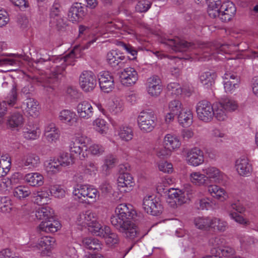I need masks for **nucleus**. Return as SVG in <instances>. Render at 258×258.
Wrapping results in <instances>:
<instances>
[{
  "mask_svg": "<svg viewBox=\"0 0 258 258\" xmlns=\"http://www.w3.org/2000/svg\"><path fill=\"white\" fill-rule=\"evenodd\" d=\"M140 130L145 133L152 131L156 125V117L152 111H143L138 117Z\"/></svg>",
  "mask_w": 258,
  "mask_h": 258,
  "instance_id": "8",
  "label": "nucleus"
},
{
  "mask_svg": "<svg viewBox=\"0 0 258 258\" xmlns=\"http://www.w3.org/2000/svg\"><path fill=\"white\" fill-rule=\"evenodd\" d=\"M117 161V158L115 156L112 154L107 155L104 159L103 169L105 171L111 169L115 166Z\"/></svg>",
  "mask_w": 258,
  "mask_h": 258,
  "instance_id": "58",
  "label": "nucleus"
},
{
  "mask_svg": "<svg viewBox=\"0 0 258 258\" xmlns=\"http://www.w3.org/2000/svg\"><path fill=\"white\" fill-rule=\"evenodd\" d=\"M86 15L85 9L80 3H76L70 8L68 18L73 23L81 22Z\"/></svg>",
  "mask_w": 258,
  "mask_h": 258,
  "instance_id": "23",
  "label": "nucleus"
},
{
  "mask_svg": "<svg viewBox=\"0 0 258 258\" xmlns=\"http://www.w3.org/2000/svg\"><path fill=\"white\" fill-rule=\"evenodd\" d=\"M216 78V74L211 71L203 72L199 75L200 83L206 89H210L215 84Z\"/></svg>",
  "mask_w": 258,
  "mask_h": 258,
  "instance_id": "33",
  "label": "nucleus"
},
{
  "mask_svg": "<svg viewBox=\"0 0 258 258\" xmlns=\"http://www.w3.org/2000/svg\"><path fill=\"white\" fill-rule=\"evenodd\" d=\"M23 163L25 166L35 168L40 163V159L38 156L33 153L28 154L23 159Z\"/></svg>",
  "mask_w": 258,
  "mask_h": 258,
  "instance_id": "51",
  "label": "nucleus"
},
{
  "mask_svg": "<svg viewBox=\"0 0 258 258\" xmlns=\"http://www.w3.org/2000/svg\"><path fill=\"white\" fill-rule=\"evenodd\" d=\"M209 245L212 247V254H219V250L226 244V240L222 236H216L211 238L209 241Z\"/></svg>",
  "mask_w": 258,
  "mask_h": 258,
  "instance_id": "41",
  "label": "nucleus"
},
{
  "mask_svg": "<svg viewBox=\"0 0 258 258\" xmlns=\"http://www.w3.org/2000/svg\"><path fill=\"white\" fill-rule=\"evenodd\" d=\"M146 89L150 96L153 97L159 96L162 91L160 79L156 76L148 78L146 83Z\"/></svg>",
  "mask_w": 258,
  "mask_h": 258,
  "instance_id": "24",
  "label": "nucleus"
},
{
  "mask_svg": "<svg viewBox=\"0 0 258 258\" xmlns=\"http://www.w3.org/2000/svg\"><path fill=\"white\" fill-rule=\"evenodd\" d=\"M24 122L22 114L18 113L12 114L8 119L7 123L12 128L18 130L21 127Z\"/></svg>",
  "mask_w": 258,
  "mask_h": 258,
  "instance_id": "47",
  "label": "nucleus"
},
{
  "mask_svg": "<svg viewBox=\"0 0 258 258\" xmlns=\"http://www.w3.org/2000/svg\"><path fill=\"white\" fill-rule=\"evenodd\" d=\"M136 212L132 206L126 204L118 205L115 214L111 217V223L122 235L130 239H134L140 234V231L132 220Z\"/></svg>",
  "mask_w": 258,
  "mask_h": 258,
  "instance_id": "1",
  "label": "nucleus"
},
{
  "mask_svg": "<svg viewBox=\"0 0 258 258\" xmlns=\"http://www.w3.org/2000/svg\"><path fill=\"white\" fill-rule=\"evenodd\" d=\"M13 58L4 57L0 59V67L5 66H14L16 64L19 65L20 61L19 58H23L24 60H27V57H25L22 54H12Z\"/></svg>",
  "mask_w": 258,
  "mask_h": 258,
  "instance_id": "49",
  "label": "nucleus"
},
{
  "mask_svg": "<svg viewBox=\"0 0 258 258\" xmlns=\"http://www.w3.org/2000/svg\"><path fill=\"white\" fill-rule=\"evenodd\" d=\"M23 179L26 183L33 187L41 186L44 182L43 175L37 172L26 174L23 177Z\"/></svg>",
  "mask_w": 258,
  "mask_h": 258,
  "instance_id": "29",
  "label": "nucleus"
},
{
  "mask_svg": "<svg viewBox=\"0 0 258 258\" xmlns=\"http://www.w3.org/2000/svg\"><path fill=\"white\" fill-rule=\"evenodd\" d=\"M118 135L121 140L128 142L133 139L134 134L131 127L124 125L119 128L118 131Z\"/></svg>",
  "mask_w": 258,
  "mask_h": 258,
  "instance_id": "53",
  "label": "nucleus"
},
{
  "mask_svg": "<svg viewBox=\"0 0 258 258\" xmlns=\"http://www.w3.org/2000/svg\"><path fill=\"white\" fill-rule=\"evenodd\" d=\"M79 84L84 91H92L97 85L95 74L91 71H84L80 76Z\"/></svg>",
  "mask_w": 258,
  "mask_h": 258,
  "instance_id": "14",
  "label": "nucleus"
},
{
  "mask_svg": "<svg viewBox=\"0 0 258 258\" xmlns=\"http://www.w3.org/2000/svg\"><path fill=\"white\" fill-rule=\"evenodd\" d=\"M22 177V176L20 173H15L12 176L10 179L9 178L3 179L0 183L2 192L6 194L11 188V183H18Z\"/></svg>",
  "mask_w": 258,
  "mask_h": 258,
  "instance_id": "39",
  "label": "nucleus"
},
{
  "mask_svg": "<svg viewBox=\"0 0 258 258\" xmlns=\"http://www.w3.org/2000/svg\"><path fill=\"white\" fill-rule=\"evenodd\" d=\"M213 116L219 121H225L228 118V112L219 102L214 104Z\"/></svg>",
  "mask_w": 258,
  "mask_h": 258,
  "instance_id": "40",
  "label": "nucleus"
},
{
  "mask_svg": "<svg viewBox=\"0 0 258 258\" xmlns=\"http://www.w3.org/2000/svg\"><path fill=\"white\" fill-rule=\"evenodd\" d=\"M211 103L206 100L199 102L196 105V112L198 118L205 122L210 121L213 117V109Z\"/></svg>",
  "mask_w": 258,
  "mask_h": 258,
  "instance_id": "12",
  "label": "nucleus"
},
{
  "mask_svg": "<svg viewBox=\"0 0 258 258\" xmlns=\"http://www.w3.org/2000/svg\"><path fill=\"white\" fill-rule=\"evenodd\" d=\"M208 181H212L215 183H221L225 179L226 175L219 168L214 166H208L202 169Z\"/></svg>",
  "mask_w": 258,
  "mask_h": 258,
  "instance_id": "15",
  "label": "nucleus"
},
{
  "mask_svg": "<svg viewBox=\"0 0 258 258\" xmlns=\"http://www.w3.org/2000/svg\"><path fill=\"white\" fill-rule=\"evenodd\" d=\"M185 161L190 166L194 167L199 166L205 161L204 152L198 147L192 148L186 152Z\"/></svg>",
  "mask_w": 258,
  "mask_h": 258,
  "instance_id": "11",
  "label": "nucleus"
},
{
  "mask_svg": "<svg viewBox=\"0 0 258 258\" xmlns=\"http://www.w3.org/2000/svg\"><path fill=\"white\" fill-rule=\"evenodd\" d=\"M40 134V131L37 127H33L31 128H26L23 131L24 138L28 140H36Z\"/></svg>",
  "mask_w": 258,
  "mask_h": 258,
  "instance_id": "57",
  "label": "nucleus"
},
{
  "mask_svg": "<svg viewBox=\"0 0 258 258\" xmlns=\"http://www.w3.org/2000/svg\"><path fill=\"white\" fill-rule=\"evenodd\" d=\"M56 244V240L54 238L45 236L40 238L37 243L32 244L31 246L34 250L38 249L44 253H47L53 249Z\"/></svg>",
  "mask_w": 258,
  "mask_h": 258,
  "instance_id": "19",
  "label": "nucleus"
},
{
  "mask_svg": "<svg viewBox=\"0 0 258 258\" xmlns=\"http://www.w3.org/2000/svg\"><path fill=\"white\" fill-rule=\"evenodd\" d=\"M31 194L30 188L25 185H19L14 187L13 196L18 201H23L30 196Z\"/></svg>",
  "mask_w": 258,
  "mask_h": 258,
  "instance_id": "37",
  "label": "nucleus"
},
{
  "mask_svg": "<svg viewBox=\"0 0 258 258\" xmlns=\"http://www.w3.org/2000/svg\"><path fill=\"white\" fill-rule=\"evenodd\" d=\"M183 108V104L180 100L178 99L170 100L167 106L163 109L165 123L169 124L172 122L174 120L175 115H177Z\"/></svg>",
  "mask_w": 258,
  "mask_h": 258,
  "instance_id": "9",
  "label": "nucleus"
},
{
  "mask_svg": "<svg viewBox=\"0 0 258 258\" xmlns=\"http://www.w3.org/2000/svg\"><path fill=\"white\" fill-rule=\"evenodd\" d=\"M105 107L108 112L112 115H117L122 112L124 103L122 99L117 96H112L105 104Z\"/></svg>",
  "mask_w": 258,
  "mask_h": 258,
  "instance_id": "17",
  "label": "nucleus"
},
{
  "mask_svg": "<svg viewBox=\"0 0 258 258\" xmlns=\"http://www.w3.org/2000/svg\"><path fill=\"white\" fill-rule=\"evenodd\" d=\"M117 30H120L128 34H134V31L132 29L122 22L117 23L108 22L103 25H100L92 30H90L87 26L80 25L79 28V37L86 40V42L82 45L81 48L83 49L89 48L96 41L99 36L107 32L117 33Z\"/></svg>",
  "mask_w": 258,
  "mask_h": 258,
  "instance_id": "2",
  "label": "nucleus"
},
{
  "mask_svg": "<svg viewBox=\"0 0 258 258\" xmlns=\"http://www.w3.org/2000/svg\"><path fill=\"white\" fill-rule=\"evenodd\" d=\"M124 59V56L118 54L115 50L108 52L106 55V61L112 67H115Z\"/></svg>",
  "mask_w": 258,
  "mask_h": 258,
  "instance_id": "48",
  "label": "nucleus"
},
{
  "mask_svg": "<svg viewBox=\"0 0 258 258\" xmlns=\"http://www.w3.org/2000/svg\"><path fill=\"white\" fill-rule=\"evenodd\" d=\"M76 223L82 227L87 228L94 235L103 226L98 221L96 213L91 210H87L80 213L76 217Z\"/></svg>",
  "mask_w": 258,
  "mask_h": 258,
  "instance_id": "6",
  "label": "nucleus"
},
{
  "mask_svg": "<svg viewBox=\"0 0 258 258\" xmlns=\"http://www.w3.org/2000/svg\"><path fill=\"white\" fill-rule=\"evenodd\" d=\"M88 152V156L91 155L95 156H99L104 152V148L99 144H94L90 146L89 145Z\"/></svg>",
  "mask_w": 258,
  "mask_h": 258,
  "instance_id": "62",
  "label": "nucleus"
},
{
  "mask_svg": "<svg viewBox=\"0 0 258 258\" xmlns=\"http://www.w3.org/2000/svg\"><path fill=\"white\" fill-rule=\"evenodd\" d=\"M12 202L11 199L7 196L0 197V212L3 213H9L12 210Z\"/></svg>",
  "mask_w": 258,
  "mask_h": 258,
  "instance_id": "54",
  "label": "nucleus"
},
{
  "mask_svg": "<svg viewBox=\"0 0 258 258\" xmlns=\"http://www.w3.org/2000/svg\"><path fill=\"white\" fill-rule=\"evenodd\" d=\"M44 135L48 142L55 143L59 139L60 132L54 123H50L45 126Z\"/></svg>",
  "mask_w": 258,
  "mask_h": 258,
  "instance_id": "27",
  "label": "nucleus"
},
{
  "mask_svg": "<svg viewBox=\"0 0 258 258\" xmlns=\"http://www.w3.org/2000/svg\"><path fill=\"white\" fill-rule=\"evenodd\" d=\"M60 228L61 224L58 221L51 219L42 221L38 226L39 231L46 233H54Z\"/></svg>",
  "mask_w": 258,
  "mask_h": 258,
  "instance_id": "32",
  "label": "nucleus"
},
{
  "mask_svg": "<svg viewBox=\"0 0 258 258\" xmlns=\"http://www.w3.org/2000/svg\"><path fill=\"white\" fill-rule=\"evenodd\" d=\"M235 13L236 8L233 3L229 1L224 2L221 6L220 19L222 21H228Z\"/></svg>",
  "mask_w": 258,
  "mask_h": 258,
  "instance_id": "30",
  "label": "nucleus"
},
{
  "mask_svg": "<svg viewBox=\"0 0 258 258\" xmlns=\"http://www.w3.org/2000/svg\"><path fill=\"white\" fill-rule=\"evenodd\" d=\"M133 177L128 173H121L117 178V187L121 192H128L131 191L134 185Z\"/></svg>",
  "mask_w": 258,
  "mask_h": 258,
  "instance_id": "20",
  "label": "nucleus"
},
{
  "mask_svg": "<svg viewBox=\"0 0 258 258\" xmlns=\"http://www.w3.org/2000/svg\"><path fill=\"white\" fill-rule=\"evenodd\" d=\"M56 159H58L61 167L69 166L73 163L72 156L68 153H62Z\"/></svg>",
  "mask_w": 258,
  "mask_h": 258,
  "instance_id": "64",
  "label": "nucleus"
},
{
  "mask_svg": "<svg viewBox=\"0 0 258 258\" xmlns=\"http://www.w3.org/2000/svg\"><path fill=\"white\" fill-rule=\"evenodd\" d=\"M159 171L166 174H171L174 169L172 164L166 160H160L156 163Z\"/></svg>",
  "mask_w": 258,
  "mask_h": 258,
  "instance_id": "56",
  "label": "nucleus"
},
{
  "mask_svg": "<svg viewBox=\"0 0 258 258\" xmlns=\"http://www.w3.org/2000/svg\"><path fill=\"white\" fill-rule=\"evenodd\" d=\"M234 168L237 173L243 177L249 176L253 171L251 163L245 157H240L236 160Z\"/></svg>",
  "mask_w": 258,
  "mask_h": 258,
  "instance_id": "18",
  "label": "nucleus"
},
{
  "mask_svg": "<svg viewBox=\"0 0 258 258\" xmlns=\"http://www.w3.org/2000/svg\"><path fill=\"white\" fill-rule=\"evenodd\" d=\"M49 194L47 190L40 191L35 197V202L38 204H45L49 200Z\"/></svg>",
  "mask_w": 258,
  "mask_h": 258,
  "instance_id": "63",
  "label": "nucleus"
},
{
  "mask_svg": "<svg viewBox=\"0 0 258 258\" xmlns=\"http://www.w3.org/2000/svg\"><path fill=\"white\" fill-rule=\"evenodd\" d=\"M81 56L80 49L79 46L75 47L69 53L66 54L63 57H57L54 61L56 64L53 67L54 70L52 71L53 76H56L61 74L64 70L67 65H74L76 59Z\"/></svg>",
  "mask_w": 258,
  "mask_h": 258,
  "instance_id": "7",
  "label": "nucleus"
},
{
  "mask_svg": "<svg viewBox=\"0 0 258 258\" xmlns=\"http://www.w3.org/2000/svg\"><path fill=\"white\" fill-rule=\"evenodd\" d=\"M101 90L105 93L111 92L115 88L113 76L108 71H102L98 75Z\"/></svg>",
  "mask_w": 258,
  "mask_h": 258,
  "instance_id": "13",
  "label": "nucleus"
},
{
  "mask_svg": "<svg viewBox=\"0 0 258 258\" xmlns=\"http://www.w3.org/2000/svg\"><path fill=\"white\" fill-rule=\"evenodd\" d=\"M212 217H198L195 218V226L199 229L207 230L210 229Z\"/></svg>",
  "mask_w": 258,
  "mask_h": 258,
  "instance_id": "44",
  "label": "nucleus"
},
{
  "mask_svg": "<svg viewBox=\"0 0 258 258\" xmlns=\"http://www.w3.org/2000/svg\"><path fill=\"white\" fill-rule=\"evenodd\" d=\"M50 23L53 26L60 29L64 25V20L60 15L57 8H53L50 13Z\"/></svg>",
  "mask_w": 258,
  "mask_h": 258,
  "instance_id": "45",
  "label": "nucleus"
},
{
  "mask_svg": "<svg viewBox=\"0 0 258 258\" xmlns=\"http://www.w3.org/2000/svg\"><path fill=\"white\" fill-rule=\"evenodd\" d=\"M90 140L87 137L79 134H75L69 142V149L72 154L84 159L88 157V145Z\"/></svg>",
  "mask_w": 258,
  "mask_h": 258,
  "instance_id": "5",
  "label": "nucleus"
},
{
  "mask_svg": "<svg viewBox=\"0 0 258 258\" xmlns=\"http://www.w3.org/2000/svg\"><path fill=\"white\" fill-rule=\"evenodd\" d=\"M66 190L60 185H54L50 189L51 195L55 198L62 199L66 194Z\"/></svg>",
  "mask_w": 258,
  "mask_h": 258,
  "instance_id": "59",
  "label": "nucleus"
},
{
  "mask_svg": "<svg viewBox=\"0 0 258 258\" xmlns=\"http://www.w3.org/2000/svg\"><path fill=\"white\" fill-rule=\"evenodd\" d=\"M74 199L82 204L96 202L99 198L100 194L93 185L88 184H78L73 188Z\"/></svg>",
  "mask_w": 258,
  "mask_h": 258,
  "instance_id": "3",
  "label": "nucleus"
},
{
  "mask_svg": "<svg viewBox=\"0 0 258 258\" xmlns=\"http://www.w3.org/2000/svg\"><path fill=\"white\" fill-rule=\"evenodd\" d=\"M194 194V189L191 185L185 184L182 189H170L167 202L171 207L175 208L189 201L193 198Z\"/></svg>",
  "mask_w": 258,
  "mask_h": 258,
  "instance_id": "4",
  "label": "nucleus"
},
{
  "mask_svg": "<svg viewBox=\"0 0 258 258\" xmlns=\"http://www.w3.org/2000/svg\"><path fill=\"white\" fill-rule=\"evenodd\" d=\"M209 15L213 18L219 17L220 19L221 6L222 3L221 0H207Z\"/></svg>",
  "mask_w": 258,
  "mask_h": 258,
  "instance_id": "38",
  "label": "nucleus"
},
{
  "mask_svg": "<svg viewBox=\"0 0 258 258\" xmlns=\"http://www.w3.org/2000/svg\"><path fill=\"white\" fill-rule=\"evenodd\" d=\"M143 207L147 213L153 216L161 214L163 209L159 198L154 196H146L143 200Z\"/></svg>",
  "mask_w": 258,
  "mask_h": 258,
  "instance_id": "10",
  "label": "nucleus"
},
{
  "mask_svg": "<svg viewBox=\"0 0 258 258\" xmlns=\"http://www.w3.org/2000/svg\"><path fill=\"white\" fill-rule=\"evenodd\" d=\"M58 119L61 122L70 126L73 125L77 120L76 113L69 109L60 111L58 114Z\"/></svg>",
  "mask_w": 258,
  "mask_h": 258,
  "instance_id": "36",
  "label": "nucleus"
},
{
  "mask_svg": "<svg viewBox=\"0 0 258 258\" xmlns=\"http://www.w3.org/2000/svg\"><path fill=\"white\" fill-rule=\"evenodd\" d=\"M21 107L23 111L31 116H37L40 109L38 102L32 98L26 99Z\"/></svg>",
  "mask_w": 258,
  "mask_h": 258,
  "instance_id": "26",
  "label": "nucleus"
},
{
  "mask_svg": "<svg viewBox=\"0 0 258 258\" xmlns=\"http://www.w3.org/2000/svg\"><path fill=\"white\" fill-rule=\"evenodd\" d=\"M119 78L120 83L123 86L130 87L136 83L138 80V74L134 68L128 67L121 72Z\"/></svg>",
  "mask_w": 258,
  "mask_h": 258,
  "instance_id": "21",
  "label": "nucleus"
},
{
  "mask_svg": "<svg viewBox=\"0 0 258 258\" xmlns=\"http://www.w3.org/2000/svg\"><path fill=\"white\" fill-rule=\"evenodd\" d=\"M227 223L220 218L212 217L210 229L219 232H224L227 228Z\"/></svg>",
  "mask_w": 258,
  "mask_h": 258,
  "instance_id": "50",
  "label": "nucleus"
},
{
  "mask_svg": "<svg viewBox=\"0 0 258 258\" xmlns=\"http://www.w3.org/2000/svg\"><path fill=\"white\" fill-rule=\"evenodd\" d=\"M94 130L102 135H106L108 131L109 126L107 121L102 118H96L92 122Z\"/></svg>",
  "mask_w": 258,
  "mask_h": 258,
  "instance_id": "42",
  "label": "nucleus"
},
{
  "mask_svg": "<svg viewBox=\"0 0 258 258\" xmlns=\"http://www.w3.org/2000/svg\"><path fill=\"white\" fill-rule=\"evenodd\" d=\"M208 191L212 197L220 202L226 201L229 198V195L226 189L216 184L209 185Z\"/></svg>",
  "mask_w": 258,
  "mask_h": 258,
  "instance_id": "25",
  "label": "nucleus"
},
{
  "mask_svg": "<svg viewBox=\"0 0 258 258\" xmlns=\"http://www.w3.org/2000/svg\"><path fill=\"white\" fill-rule=\"evenodd\" d=\"M224 78L227 81L224 82L225 91L227 93H232L239 87V79L234 74L230 75L227 73L224 75Z\"/></svg>",
  "mask_w": 258,
  "mask_h": 258,
  "instance_id": "31",
  "label": "nucleus"
},
{
  "mask_svg": "<svg viewBox=\"0 0 258 258\" xmlns=\"http://www.w3.org/2000/svg\"><path fill=\"white\" fill-rule=\"evenodd\" d=\"M163 144L165 148L172 152L179 149L181 143L177 136L172 134H167L164 137Z\"/></svg>",
  "mask_w": 258,
  "mask_h": 258,
  "instance_id": "28",
  "label": "nucleus"
},
{
  "mask_svg": "<svg viewBox=\"0 0 258 258\" xmlns=\"http://www.w3.org/2000/svg\"><path fill=\"white\" fill-rule=\"evenodd\" d=\"M83 245L90 250H99L101 248V244L96 238L89 237L85 238L82 241Z\"/></svg>",
  "mask_w": 258,
  "mask_h": 258,
  "instance_id": "52",
  "label": "nucleus"
},
{
  "mask_svg": "<svg viewBox=\"0 0 258 258\" xmlns=\"http://www.w3.org/2000/svg\"><path fill=\"white\" fill-rule=\"evenodd\" d=\"M229 112H233L238 108V104L236 101L231 98H226L219 101Z\"/></svg>",
  "mask_w": 258,
  "mask_h": 258,
  "instance_id": "55",
  "label": "nucleus"
},
{
  "mask_svg": "<svg viewBox=\"0 0 258 258\" xmlns=\"http://www.w3.org/2000/svg\"><path fill=\"white\" fill-rule=\"evenodd\" d=\"M197 207L202 210H210L214 208V203L210 198H204L199 200Z\"/></svg>",
  "mask_w": 258,
  "mask_h": 258,
  "instance_id": "61",
  "label": "nucleus"
},
{
  "mask_svg": "<svg viewBox=\"0 0 258 258\" xmlns=\"http://www.w3.org/2000/svg\"><path fill=\"white\" fill-rule=\"evenodd\" d=\"M95 235L103 237L106 244L108 246H112L118 243L119 241L118 235L112 232L110 228L105 225H103Z\"/></svg>",
  "mask_w": 258,
  "mask_h": 258,
  "instance_id": "22",
  "label": "nucleus"
},
{
  "mask_svg": "<svg viewBox=\"0 0 258 258\" xmlns=\"http://www.w3.org/2000/svg\"><path fill=\"white\" fill-rule=\"evenodd\" d=\"M193 115L192 111L188 108H183L177 115L179 124L183 127H188L192 122Z\"/></svg>",
  "mask_w": 258,
  "mask_h": 258,
  "instance_id": "34",
  "label": "nucleus"
},
{
  "mask_svg": "<svg viewBox=\"0 0 258 258\" xmlns=\"http://www.w3.org/2000/svg\"><path fill=\"white\" fill-rule=\"evenodd\" d=\"M53 214L52 209L47 206H45L39 208L36 210L35 215L37 219L46 221L52 219Z\"/></svg>",
  "mask_w": 258,
  "mask_h": 258,
  "instance_id": "46",
  "label": "nucleus"
},
{
  "mask_svg": "<svg viewBox=\"0 0 258 258\" xmlns=\"http://www.w3.org/2000/svg\"><path fill=\"white\" fill-rule=\"evenodd\" d=\"M189 181L197 186H205L207 182L204 173L200 171H192L190 172L188 176Z\"/></svg>",
  "mask_w": 258,
  "mask_h": 258,
  "instance_id": "35",
  "label": "nucleus"
},
{
  "mask_svg": "<svg viewBox=\"0 0 258 258\" xmlns=\"http://www.w3.org/2000/svg\"><path fill=\"white\" fill-rule=\"evenodd\" d=\"M78 117L83 120H88L93 117L95 109L91 103L87 100L80 101L75 108Z\"/></svg>",
  "mask_w": 258,
  "mask_h": 258,
  "instance_id": "16",
  "label": "nucleus"
},
{
  "mask_svg": "<svg viewBox=\"0 0 258 258\" xmlns=\"http://www.w3.org/2000/svg\"><path fill=\"white\" fill-rule=\"evenodd\" d=\"M168 91L173 96H179L183 93H185L181 86L179 84L176 82L170 83L167 86Z\"/></svg>",
  "mask_w": 258,
  "mask_h": 258,
  "instance_id": "60",
  "label": "nucleus"
},
{
  "mask_svg": "<svg viewBox=\"0 0 258 258\" xmlns=\"http://www.w3.org/2000/svg\"><path fill=\"white\" fill-rule=\"evenodd\" d=\"M45 170L49 175H54L59 172L61 166L56 158L50 159L45 163Z\"/></svg>",
  "mask_w": 258,
  "mask_h": 258,
  "instance_id": "43",
  "label": "nucleus"
}]
</instances>
